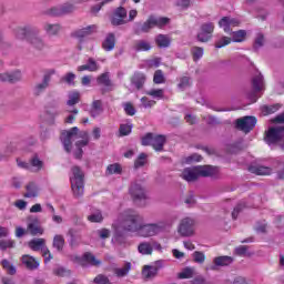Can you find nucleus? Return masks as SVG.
Returning <instances> with one entry per match:
<instances>
[{"instance_id":"obj_1","label":"nucleus","mask_w":284,"mask_h":284,"mask_svg":"<svg viewBox=\"0 0 284 284\" xmlns=\"http://www.w3.org/2000/svg\"><path fill=\"white\" fill-rule=\"evenodd\" d=\"M61 141L65 152H72V141H75L73 156L75 159H81V156H83V148L90 143V136L88 135V132H79V128L74 126L69 131L62 132Z\"/></svg>"},{"instance_id":"obj_2","label":"nucleus","mask_w":284,"mask_h":284,"mask_svg":"<svg viewBox=\"0 0 284 284\" xmlns=\"http://www.w3.org/2000/svg\"><path fill=\"white\" fill-rule=\"evenodd\" d=\"M143 225V216L136 213V211L129 209L120 213L116 221L113 222L112 227L115 232H132L140 234L141 227Z\"/></svg>"},{"instance_id":"obj_3","label":"nucleus","mask_w":284,"mask_h":284,"mask_svg":"<svg viewBox=\"0 0 284 284\" xmlns=\"http://www.w3.org/2000/svg\"><path fill=\"white\" fill-rule=\"evenodd\" d=\"M16 39L20 41H28L30 45L38 50L39 52H43L45 50L47 44L42 37L39 34V29L32 26H23L16 30Z\"/></svg>"},{"instance_id":"obj_4","label":"nucleus","mask_w":284,"mask_h":284,"mask_svg":"<svg viewBox=\"0 0 284 284\" xmlns=\"http://www.w3.org/2000/svg\"><path fill=\"white\" fill-rule=\"evenodd\" d=\"M168 227H170V222H168L166 220H162L156 223H149V224H143L142 222L139 236H142V239H150L152 236H158V234L165 232Z\"/></svg>"},{"instance_id":"obj_5","label":"nucleus","mask_w":284,"mask_h":284,"mask_svg":"<svg viewBox=\"0 0 284 284\" xmlns=\"http://www.w3.org/2000/svg\"><path fill=\"white\" fill-rule=\"evenodd\" d=\"M83 176H84L83 171H81L79 166H73L71 169V175H70L71 190L75 199L83 196V192H84Z\"/></svg>"},{"instance_id":"obj_6","label":"nucleus","mask_w":284,"mask_h":284,"mask_svg":"<svg viewBox=\"0 0 284 284\" xmlns=\"http://www.w3.org/2000/svg\"><path fill=\"white\" fill-rule=\"evenodd\" d=\"M265 141L268 145H280L284 150V128L268 129Z\"/></svg>"},{"instance_id":"obj_7","label":"nucleus","mask_w":284,"mask_h":284,"mask_svg":"<svg viewBox=\"0 0 284 284\" xmlns=\"http://www.w3.org/2000/svg\"><path fill=\"white\" fill-rule=\"evenodd\" d=\"M170 23V19L168 18H156L151 16L141 27L136 29V34H141V32H150L152 28H163V26H168Z\"/></svg>"},{"instance_id":"obj_8","label":"nucleus","mask_w":284,"mask_h":284,"mask_svg":"<svg viewBox=\"0 0 284 284\" xmlns=\"http://www.w3.org/2000/svg\"><path fill=\"white\" fill-rule=\"evenodd\" d=\"M29 247L33 252L41 251V254L44 258V263L48 264L52 261V253H50V248L45 246V240L44 239H33L29 242Z\"/></svg>"},{"instance_id":"obj_9","label":"nucleus","mask_w":284,"mask_h":284,"mask_svg":"<svg viewBox=\"0 0 284 284\" xmlns=\"http://www.w3.org/2000/svg\"><path fill=\"white\" fill-rule=\"evenodd\" d=\"M129 194L133 201H145V199H148V190L141 181H134L131 183Z\"/></svg>"},{"instance_id":"obj_10","label":"nucleus","mask_w":284,"mask_h":284,"mask_svg":"<svg viewBox=\"0 0 284 284\" xmlns=\"http://www.w3.org/2000/svg\"><path fill=\"white\" fill-rule=\"evenodd\" d=\"M55 72L57 71H54V69H49L44 71L42 81L33 87V94L36 97H41V94L45 92V89L50 88V82L52 81V77H54Z\"/></svg>"},{"instance_id":"obj_11","label":"nucleus","mask_w":284,"mask_h":284,"mask_svg":"<svg viewBox=\"0 0 284 284\" xmlns=\"http://www.w3.org/2000/svg\"><path fill=\"white\" fill-rule=\"evenodd\" d=\"M178 232L180 236H194V220L192 217L182 219Z\"/></svg>"},{"instance_id":"obj_12","label":"nucleus","mask_w":284,"mask_h":284,"mask_svg":"<svg viewBox=\"0 0 284 284\" xmlns=\"http://www.w3.org/2000/svg\"><path fill=\"white\" fill-rule=\"evenodd\" d=\"M255 126H256V118L254 116H244L236 120L237 130L245 132V134H247L248 132H252V130H254Z\"/></svg>"},{"instance_id":"obj_13","label":"nucleus","mask_w":284,"mask_h":284,"mask_svg":"<svg viewBox=\"0 0 284 284\" xmlns=\"http://www.w3.org/2000/svg\"><path fill=\"white\" fill-rule=\"evenodd\" d=\"M214 32V23L206 22L201 26L200 32L197 33V40L202 43H206L212 39V33Z\"/></svg>"},{"instance_id":"obj_14","label":"nucleus","mask_w":284,"mask_h":284,"mask_svg":"<svg viewBox=\"0 0 284 284\" xmlns=\"http://www.w3.org/2000/svg\"><path fill=\"white\" fill-rule=\"evenodd\" d=\"M111 23L112 26H125V23H128V11L125 8L120 7L115 9Z\"/></svg>"},{"instance_id":"obj_15","label":"nucleus","mask_w":284,"mask_h":284,"mask_svg":"<svg viewBox=\"0 0 284 284\" xmlns=\"http://www.w3.org/2000/svg\"><path fill=\"white\" fill-rule=\"evenodd\" d=\"M74 12V4L67 2L60 7H53L49 10L51 17H63V14H70Z\"/></svg>"},{"instance_id":"obj_16","label":"nucleus","mask_w":284,"mask_h":284,"mask_svg":"<svg viewBox=\"0 0 284 284\" xmlns=\"http://www.w3.org/2000/svg\"><path fill=\"white\" fill-rule=\"evenodd\" d=\"M72 261L79 263L83 267H85V265H101V262L91 253H84L82 257L73 256Z\"/></svg>"},{"instance_id":"obj_17","label":"nucleus","mask_w":284,"mask_h":284,"mask_svg":"<svg viewBox=\"0 0 284 284\" xmlns=\"http://www.w3.org/2000/svg\"><path fill=\"white\" fill-rule=\"evenodd\" d=\"M219 26L224 30V32H231V28L241 26V20L237 18L224 17L219 21Z\"/></svg>"},{"instance_id":"obj_18","label":"nucleus","mask_w":284,"mask_h":284,"mask_svg":"<svg viewBox=\"0 0 284 284\" xmlns=\"http://www.w3.org/2000/svg\"><path fill=\"white\" fill-rule=\"evenodd\" d=\"M98 30H99V27H97V24H91L82 29L75 30L72 33V37H74L75 39H84V37H90L91 34H95Z\"/></svg>"},{"instance_id":"obj_19","label":"nucleus","mask_w":284,"mask_h":284,"mask_svg":"<svg viewBox=\"0 0 284 284\" xmlns=\"http://www.w3.org/2000/svg\"><path fill=\"white\" fill-rule=\"evenodd\" d=\"M20 261L22 265L27 267V270H31V271L39 270L40 263H39V260H37L34 256L24 254L21 256Z\"/></svg>"},{"instance_id":"obj_20","label":"nucleus","mask_w":284,"mask_h":284,"mask_svg":"<svg viewBox=\"0 0 284 284\" xmlns=\"http://www.w3.org/2000/svg\"><path fill=\"white\" fill-rule=\"evenodd\" d=\"M43 30L48 37H59L61 34V30H63V27H61L60 23H44Z\"/></svg>"},{"instance_id":"obj_21","label":"nucleus","mask_w":284,"mask_h":284,"mask_svg":"<svg viewBox=\"0 0 284 284\" xmlns=\"http://www.w3.org/2000/svg\"><path fill=\"white\" fill-rule=\"evenodd\" d=\"M199 178V166L186 168L182 172V179L187 181V183H192V181H196Z\"/></svg>"},{"instance_id":"obj_22","label":"nucleus","mask_w":284,"mask_h":284,"mask_svg":"<svg viewBox=\"0 0 284 284\" xmlns=\"http://www.w3.org/2000/svg\"><path fill=\"white\" fill-rule=\"evenodd\" d=\"M0 65H3V61L1 60H0ZM0 81L17 83L18 81H21V71H13L11 73H0Z\"/></svg>"},{"instance_id":"obj_23","label":"nucleus","mask_w":284,"mask_h":284,"mask_svg":"<svg viewBox=\"0 0 284 284\" xmlns=\"http://www.w3.org/2000/svg\"><path fill=\"white\" fill-rule=\"evenodd\" d=\"M199 176H216L219 174V168L212 165L197 166Z\"/></svg>"},{"instance_id":"obj_24","label":"nucleus","mask_w":284,"mask_h":284,"mask_svg":"<svg viewBox=\"0 0 284 284\" xmlns=\"http://www.w3.org/2000/svg\"><path fill=\"white\" fill-rule=\"evenodd\" d=\"M214 266L211 270H216V267H227V265H232L234 263V258L232 256H219L213 260Z\"/></svg>"},{"instance_id":"obj_25","label":"nucleus","mask_w":284,"mask_h":284,"mask_svg":"<svg viewBox=\"0 0 284 284\" xmlns=\"http://www.w3.org/2000/svg\"><path fill=\"white\" fill-rule=\"evenodd\" d=\"M248 171L251 174H257L258 176H267L272 174V169L263 165H251Z\"/></svg>"},{"instance_id":"obj_26","label":"nucleus","mask_w":284,"mask_h":284,"mask_svg":"<svg viewBox=\"0 0 284 284\" xmlns=\"http://www.w3.org/2000/svg\"><path fill=\"white\" fill-rule=\"evenodd\" d=\"M133 50H135V52H150V50H152V43L148 40H136L133 43Z\"/></svg>"},{"instance_id":"obj_27","label":"nucleus","mask_w":284,"mask_h":284,"mask_svg":"<svg viewBox=\"0 0 284 284\" xmlns=\"http://www.w3.org/2000/svg\"><path fill=\"white\" fill-rule=\"evenodd\" d=\"M27 232L31 234L32 236H38V234H43V229L39 225V220H33L28 223L27 225Z\"/></svg>"},{"instance_id":"obj_28","label":"nucleus","mask_w":284,"mask_h":284,"mask_svg":"<svg viewBox=\"0 0 284 284\" xmlns=\"http://www.w3.org/2000/svg\"><path fill=\"white\" fill-rule=\"evenodd\" d=\"M39 196V186H37V183L30 182L26 185V199H37Z\"/></svg>"},{"instance_id":"obj_29","label":"nucleus","mask_w":284,"mask_h":284,"mask_svg":"<svg viewBox=\"0 0 284 284\" xmlns=\"http://www.w3.org/2000/svg\"><path fill=\"white\" fill-rule=\"evenodd\" d=\"M97 70H99V64L92 58L88 60V63L78 67V72H97Z\"/></svg>"},{"instance_id":"obj_30","label":"nucleus","mask_w":284,"mask_h":284,"mask_svg":"<svg viewBox=\"0 0 284 284\" xmlns=\"http://www.w3.org/2000/svg\"><path fill=\"white\" fill-rule=\"evenodd\" d=\"M145 74L141 72H135L131 78V83L136 88V90H141L143 85H145Z\"/></svg>"},{"instance_id":"obj_31","label":"nucleus","mask_w":284,"mask_h":284,"mask_svg":"<svg viewBox=\"0 0 284 284\" xmlns=\"http://www.w3.org/2000/svg\"><path fill=\"white\" fill-rule=\"evenodd\" d=\"M130 270H132V263L126 262L122 267L114 268L113 272L118 278H123L130 274Z\"/></svg>"},{"instance_id":"obj_32","label":"nucleus","mask_w":284,"mask_h":284,"mask_svg":"<svg viewBox=\"0 0 284 284\" xmlns=\"http://www.w3.org/2000/svg\"><path fill=\"white\" fill-rule=\"evenodd\" d=\"M103 112V102L101 100H95L92 102L90 114L93 119H97V116H101V113Z\"/></svg>"},{"instance_id":"obj_33","label":"nucleus","mask_w":284,"mask_h":284,"mask_svg":"<svg viewBox=\"0 0 284 284\" xmlns=\"http://www.w3.org/2000/svg\"><path fill=\"white\" fill-rule=\"evenodd\" d=\"M115 43L116 39L114 38V33H109L102 43V48L103 50H105V52H112Z\"/></svg>"},{"instance_id":"obj_34","label":"nucleus","mask_w":284,"mask_h":284,"mask_svg":"<svg viewBox=\"0 0 284 284\" xmlns=\"http://www.w3.org/2000/svg\"><path fill=\"white\" fill-rule=\"evenodd\" d=\"M163 145H165V136L153 134L152 148L154 149V151L161 152V150H163Z\"/></svg>"},{"instance_id":"obj_35","label":"nucleus","mask_w":284,"mask_h":284,"mask_svg":"<svg viewBox=\"0 0 284 284\" xmlns=\"http://www.w3.org/2000/svg\"><path fill=\"white\" fill-rule=\"evenodd\" d=\"M155 43L158 48H170V43H172V38L165 34H159L155 37Z\"/></svg>"},{"instance_id":"obj_36","label":"nucleus","mask_w":284,"mask_h":284,"mask_svg":"<svg viewBox=\"0 0 284 284\" xmlns=\"http://www.w3.org/2000/svg\"><path fill=\"white\" fill-rule=\"evenodd\" d=\"M158 270L155 266H144L142 270V276L145 281H150L152 278H154V276H156L158 274Z\"/></svg>"},{"instance_id":"obj_37","label":"nucleus","mask_w":284,"mask_h":284,"mask_svg":"<svg viewBox=\"0 0 284 284\" xmlns=\"http://www.w3.org/2000/svg\"><path fill=\"white\" fill-rule=\"evenodd\" d=\"M52 245L58 252H63V247H65V237L61 234L54 235Z\"/></svg>"},{"instance_id":"obj_38","label":"nucleus","mask_w":284,"mask_h":284,"mask_svg":"<svg viewBox=\"0 0 284 284\" xmlns=\"http://www.w3.org/2000/svg\"><path fill=\"white\" fill-rule=\"evenodd\" d=\"M0 264L7 274H10V276H14V274H17V267L12 264L11 261L2 260Z\"/></svg>"},{"instance_id":"obj_39","label":"nucleus","mask_w":284,"mask_h":284,"mask_svg":"<svg viewBox=\"0 0 284 284\" xmlns=\"http://www.w3.org/2000/svg\"><path fill=\"white\" fill-rule=\"evenodd\" d=\"M30 169L31 172H41V170H43V161H41L39 156H33L30 160Z\"/></svg>"},{"instance_id":"obj_40","label":"nucleus","mask_w":284,"mask_h":284,"mask_svg":"<svg viewBox=\"0 0 284 284\" xmlns=\"http://www.w3.org/2000/svg\"><path fill=\"white\" fill-rule=\"evenodd\" d=\"M148 97H152V99H155L156 101H161L165 97V90L163 89H151L145 92Z\"/></svg>"},{"instance_id":"obj_41","label":"nucleus","mask_w":284,"mask_h":284,"mask_svg":"<svg viewBox=\"0 0 284 284\" xmlns=\"http://www.w3.org/2000/svg\"><path fill=\"white\" fill-rule=\"evenodd\" d=\"M97 82L99 85H104V88H112V81L110 80V73L105 72L98 77Z\"/></svg>"},{"instance_id":"obj_42","label":"nucleus","mask_w":284,"mask_h":284,"mask_svg":"<svg viewBox=\"0 0 284 284\" xmlns=\"http://www.w3.org/2000/svg\"><path fill=\"white\" fill-rule=\"evenodd\" d=\"M68 101H67V105H77V103H79V101H81V93L79 91H71L68 94Z\"/></svg>"},{"instance_id":"obj_43","label":"nucleus","mask_w":284,"mask_h":284,"mask_svg":"<svg viewBox=\"0 0 284 284\" xmlns=\"http://www.w3.org/2000/svg\"><path fill=\"white\" fill-rule=\"evenodd\" d=\"M138 252H140V254H143L144 256L152 254L153 252L152 244L149 242L140 243L138 246Z\"/></svg>"},{"instance_id":"obj_44","label":"nucleus","mask_w":284,"mask_h":284,"mask_svg":"<svg viewBox=\"0 0 284 284\" xmlns=\"http://www.w3.org/2000/svg\"><path fill=\"white\" fill-rule=\"evenodd\" d=\"M253 88L255 92H261L265 88V83L263 82V75L257 74L253 78Z\"/></svg>"},{"instance_id":"obj_45","label":"nucleus","mask_w":284,"mask_h":284,"mask_svg":"<svg viewBox=\"0 0 284 284\" xmlns=\"http://www.w3.org/2000/svg\"><path fill=\"white\" fill-rule=\"evenodd\" d=\"M88 221H90V223H102L103 213H101L100 210H95L90 215H88Z\"/></svg>"},{"instance_id":"obj_46","label":"nucleus","mask_w":284,"mask_h":284,"mask_svg":"<svg viewBox=\"0 0 284 284\" xmlns=\"http://www.w3.org/2000/svg\"><path fill=\"white\" fill-rule=\"evenodd\" d=\"M247 36V32L245 30H239L232 33L231 41H234L235 43H241L245 41V37Z\"/></svg>"},{"instance_id":"obj_47","label":"nucleus","mask_w":284,"mask_h":284,"mask_svg":"<svg viewBox=\"0 0 284 284\" xmlns=\"http://www.w3.org/2000/svg\"><path fill=\"white\" fill-rule=\"evenodd\" d=\"M122 172H123V168H121V164H119V163L110 164L106 168V174L108 175L121 174Z\"/></svg>"},{"instance_id":"obj_48","label":"nucleus","mask_w":284,"mask_h":284,"mask_svg":"<svg viewBox=\"0 0 284 284\" xmlns=\"http://www.w3.org/2000/svg\"><path fill=\"white\" fill-rule=\"evenodd\" d=\"M195 271L193 267H185L178 274L179 278H192L195 275Z\"/></svg>"},{"instance_id":"obj_49","label":"nucleus","mask_w":284,"mask_h":284,"mask_svg":"<svg viewBox=\"0 0 284 284\" xmlns=\"http://www.w3.org/2000/svg\"><path fill=\"white\" fill-rule=\"evenodd\" d=\"M280 108H281V105H278V104H274V105H264V106H262V114L264 115V116H267V114H274V112H278V110H280Z\"/></svg>"},{"instance_id":"obj_50","label":"nucleus","mask_w":284,"mask_h":284,"mask_svg":"<svg viewBox=\"0 0 284 284\" xmlns=\"http://www.w3.org/2000/svg\"><path fill=\"white\" fill-rule=\"evenodd\" d=\"M120 135L128 136V134L132 133V122H126L120 125Z\"/></svg>"},{"instance_id":"obj_51","label":"nucleus","mask_w":284,"mask_h":284,"mask_svg":"<svg viewBox=\"0 0 284 284\" xmlns=\"http://www.w3.org/2000/svg\"><path fill=\"white\" fill-rule=\"evenodd\" d=\"M153 82L156 85H161V83H165V74H163V71L156 70L153 75Z\"/></svg>"},{"instance_id":"obj_52","label":"nucleus","mask_w":284,"mask_h":284,"mask_svg":"<svg viewBox=\"0 0 284 284\" xmlns=\"http://www.w3.org/2000/svg\"><path fill=\"white\" fill-rule=\"evenodd\" d=\"M145 163H148V155L145 153H141L134 162V168L135 169L143 168Z\"/></svg>"},{"instance_id":"obj_53","label":"nucleus","mask_w":284,"mask_h":284,"mask_svg":"<svg viewBox=\"0 0 284 284\" xmlns=\"http://www.w3.org/2000/svg\"><path fill=\"white\" fill-rule=\"evenodd\" d=\"M74 79H77V74L69 72L61 78V81L68 83V85H74Z\"/></svg>"},{"instance_id":"obj_54","label":"nucleus","mask_w":284,"mask_h":284,"mask_svg":"<svg viewBox=\"0 0 284 284\" xmlns=\"http://www.w3.org/2000/svg\"><path fill=\"white\" fill-rule=\"evenodd\" d=\"M230 43H232V38L222 37L215 42V48H225V45H230Z\"/></svg>"},{"instance_id":"obj_55","label":"nucleus","mask_w":284,"mask_h":284,"mask_svg":"<svg viewBox=\"0 0 284 284\" xmlns=\"http://www.w3.org/2000/svg\"><path fill=\"white\" fill-rule=\"evenodd\" d=\"M192 54H193V60L194 61H199V59H203V48L193 47L192 48Z\"/></svg>"},{"instance_id":"obj_56","label":"nucleus","mask_w":284,"mask_h":284,"mask_svg":"<svg viewBox=\"0 0 284 284\" xmlns=\"http://www.w3.org/2000/svg\"><path fill=\"white\" fill-rule=\"evenodd\" d=\"M141 103H142V108H154V105H156V101L155 100H150V98L148 97H143L141 98Z\"/></svg>"},{"instance_id":"obj_57","label":"nucleus","mask_w":284,"mask_h":284,"mask_svg":"<svg viewBox=\"0 0 284 284\" xmlns=\"http://www.w3.org/2000/svg\"><path fill=\"white\" fill-rule=\"evenodd\" d=\"M123 108L125 114H128L129 116H134L136 114V109H134V105H132V103L126 102L123 104Z\"/></svg>"},{"instance_id":"obj_58","label":"nucleus","mask_w":284,"mask_h":284,"mask_svg":"<svg viewBox=\"0 0 284 284\" xmlns=\"http://www.w3.org/2000/svg\"><path fill=\"white\" fill-rule=\"evenodd\" d=\"M178 88L180 90H185L190 88V78L189 77H183L180 79V83L178 84Z\"/></svg>"},{"instance_id":"obj_59","label":"nucleus","mask_w":284,"mask_h":284,"mask_svg":"<svg viewBox=\"0 0 284 284\" xmlns=\"http://www.w3.org/2000/svg\"><path fill=\"white\" fill-rule=\"evenodd\" d=\"M193 258L195 263H205V254H203L202 252L195 251L193 253Z\"/></svg>"},{"instance_id":"obj_60","label":"nucleus","mask_w":284,"mask_h":284,"mask_svg":"<svg viewBox=\"0 0 284 284\" xmlns=\"http://www.w3.org/2000/svg\"><path fill=\"white\" fill-rule=\"evenodd\" d=\"M8 247H14V241L12 240L0 241V250H8Z\"/></svg>"},{"instance_id":"obj_61","label":"nucleus","mask_w":284,"mask_h":284,"mask_svg":"<svg viewBox=\"0 0 284 284\" xmlns=\"http://www.w3.org/2000/svg\"><path fill=\"white\" fill-rule=\"evenodd\" d=\"M255 230L258 234H265L267 232V224L265 222L257 223Z\"/></svg>"},{"instance_id":"obj_62","label":"nucleus","mask_w":284,"mask_h":284,"mask_svg":"<svg viewBox=\"0 0 284 284\" xmlns=\"http://www.w3.org/2000/svg\"><path fill=\"white\" fill-rule=\"evenodd\" d=\"M94 283H97V284H110V280L104 275H98L94 278Z\"/></svg>"},{"instance_id":"obj_63","label":"nucleus","mask_w":284,"mask_h":284,"mask_svg":"<svg viewBox=\"0 0 284 284\" xmlns=\"http://www.w3.org/2000/svg\"><path fill=\"white\" fill-rule=\"evenodd\" d=\"M153 134L148 133L144 138H142V145H152Z\"/></svg>"},{"instance_id":"obj_64","label":"nucleus","mask_w":284,"mask_h":284,"mask_svg":"<svg viewBox=\"0 0 284 284\" xmlns=\"http://www.w3.org/2000/svg\"><path fill=\"white\" fill-rule=\"evenodd\" d=\"M100 239H110V230L108 229H101L97 231Z\"/></svg>"}]
</instances>
